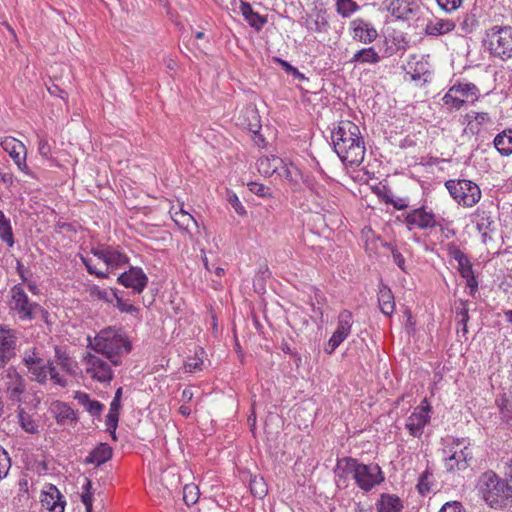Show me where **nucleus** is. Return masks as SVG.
<instances>
[{
	"instance_id": "79ce46f5",
	"label": "nucleus",
	"mask_w": 512,
	"mask_h": 512,
	"mask_svg": "<svg viewBox=\"0 0 512 512\" xmlns=\"http://www.w3.org/2000/svg\"><path fill=\"white\" fill-rule=\"evenodd\" d=\"M18 418H19L20 426L26 432L34 434V433H36L38 431L37 430V425L35 424V421L23 409H20L18 411Z\"/></svg>"
},
{
	"instance_id": "f3484780",
	"label": "nucleus",
	"mask_w": 512,
	"mask_h": 512,
	"mask_svg": "<svg viewBox=\"0 0 512 512\" xmlns=\"http://www.w3.org/2000/svg\"><path fill=\"white\" fill-rule=\"evenodd\" d=\"M358 460L352 457H343L337 460L335 481L338 487H347V480L350 475L354 478Z\"/></svg>"
},
{
	"instance_id": "a18cd8bd",
	"label": "nucleus",
	"mask_w": 512,
	"mask_h": 512,
	"mask_svg": "<svg viewBox=\"0 0 512 512\" xmlns=\"http://www.w3.org/2000/svg\"><path fill=\"white\" fill-rule=\"evenodd\" d=\"M250 490L251 493L258 498H263L267 494V486L263 480V478H253L250 481Z\"/></svg>"
},
{
	"instance_id": "4468645a",
	"label": "nucleus",
	"mask_w": 512,
	"mask_h": 512,
	"mask_svg": "<svg viewBox=\"0 0 512 512\" xmlns=\"http://www.w3.org/2000/svg\"><path fill=\"white\" fill-rule=\"evenodd\" d=\"M430 406H418L407 418L405 427L413 437H420L425 426L430 422Z\"/></svg>"
},
{
	"instance_id": "f8f14e48",
	"label": "nucleus",
	"mask_w": 512,
	"mask_h": 512,
	"mask_svg": "<svg viewBox=\"0 0 512 512\" xmlns=\"http://www.w3.org/2000/svg\"><path fill=\"white\" fill-rule=\"evenodd\" d=\"M1 147L13 159L18 169L27 175H31L30 169L26 163V147L18 139L7 136L1 141Z\"/></svg>"
},
{
	"instance_id": "c9c22d12",
	"label": "nucleus",
	"mask_w": 512,
	"mask_h": 512,
	"mask_svg": "<svg viewBox=\"0 0 512 512\" xmlns=\"http://www.w3.org/2000/svg\"><path fill=\"white\" fill-rule=\"evenodd\" d=\"M55 361L64 371L69 374L74 373L73 362L68 353L59 346H55Z\"/></svg>"
},
{
	"instance_id": "0eeeda50",
	"label": "nucleus",
	"mask_w": 512,
	"mask_h": 512,
	"mask_svg": "<svg viewBox=\"0 0 512 512\" xmlns=\"http://www.w3.org/2000/svg\"><path fill=\"white\" fill-rule=\"evenodd\" d=\"M445 187L452 198L464 207H473L481 199V190L479 186L467 179H450L445 182Z\"/></svg>"
},
{
	"instance_id": "49530a36",
	"label": "nucleus",
	"mask_w": 512,
	"mask_h": 512,
	"mask_svg": "<svg viewBox=\"0 0 512 512\" xmlns=\"http://www.w3.org/2000/svg\"><path fill=\"white\" fill-rule=\"evenodd\" d=\"M11 468V459L8 452L0 446V481L7 477Z\"/></svg>"
},
{
	"instance_id": "b1692460",
	"label": "nucleus",
	"mask_w": 512,
	"mask_h": 512,
	"mask_svg": "<svg viewBox=\"0 0 512 512\" xmlns=\"http://www.w3.org/2000/svg\"><path fill=\"white\" fill-rule=\"evenodd\" d=\"M112 453V448L107 443H100L89 453L85 463L100 466L111 459Z\"/></svg>"
},
{
	"instance_id": "4be33fe9",
	"label": "nucleus",
	"mask_w": 512,
	"mask_h": 512,
	"mask_svg": "<svg viewBox=\"0 0 512 512\" xmlns=\"http://www.w3.org/2000/svg\"><path fill=\"white\" fill-rule=\"evenodd\" d=\"M376 507L378 512H401L403 503L395 494L382 493Z\"/></svg>"
},
{
	"instance_id": "c85d7f7f",
	"label": "nucleus",
	"mask_w": 512,
	"mask_h": 512,
	"mask_svg": "<svg viewBox=\"0 0 512 512\" xmlns=\"http://www.w3.org/2000/svg\"><path fill=\"white\" fill-rule=\"evenodd\" d=\"M494 146L503 156L512 154V129H507L496 135L494 138Z\"/></svg>"
},
{
	"instance_id": "de8ad7c7",
	"label": "nucleus",
	"mask_w": 512,
	"mask_h": 512,
	"mask_svg": "<svg viewBox=\"0 0 512 512\" xmlns=\"http://www.w3.org/2000/svg\"><path fill=\"white\" fill-rule=\"evenodd\" d=\"M347 338L342 333H339L335 330V332L332 334L330 339L328 340V343L324 347V351L327 354H332L339 346L340 344Z\"/></svg>"
},
{
	"instance_id": "c756f323",
	"label": "nucleus",
	"mask_w": 512,
	"mask_h": 512,
	"mask_svg": "<svg viewBox=\"0 0 512 512\" xmlns=\"http://www.w3.org/2000/svg\"><path fill=\"white\" fill-rule=\"evenodd\" d=\"M380 56L373 47L363 48L357 51L351 58V63L377 64L380 62Z\"/></svg>"
},
{
	"instance_id": "aec40b11",
	"label": "nucleus",
	"mask_w": 512,
	"mask_h": 512,
	"mask_svg": "<svg viewBox=\"0 0 512 512\" xmlns=\"http://www.w3.org/2000/svg\"><path fill=\"white\" fill-rule=\"evenodd\" d=\"M473 217L474 222L476 223V228L481 234L483 242H486L488 238L491 239L490 234L495 230V222L489 213L483 209L477 208Z\"/></svg>"
},
{
	"instance_id": "7c9ffc66",
	"label": "nucleus",
	"mask_w": 512,
	"mask_h": 512,
	"mask_svg": "<svg viewBox=\"0 0 512 512\" xmlns=\"http://www.w3.org/2000/svg\"><path fill=\"white\" fill-rule=\"evenodd\" d=\"M452 91L459 94L461 97L471 100L472 102L478 99L479 89L473 83H458L451 87Z\"/></svg>"
},
{
	"instance_id": "ddd939ff",
	"label": "nucleus",
	"mask_w": 512,
	"mask_h": 512,
	"mask_svg": "<svg viewBox=\"0 0 512 512\" xmlns=\"http://www.w3.org/2000/svg\"><path fill=\"white\" fill-rule=\"evenodd\" d=\"M117 281L126 288H131L134 293L140 294L148 284V277L140 267H131L120 274Z\"/></svg>"
},
{
	"instance_id": "dca6fc26",
	"label": "nucleus",
	"mask_w": 512,
	"mask_h": 512,
	"mask_svg": "<svg viewBox=\"0 0 512 512\" xmlns=\"http://www.w3.org/2000/svg\"><path fill=\"white\" fill-rule=\"evenodd\" d=\"M351 28L353 39L364 44L372 43L378 36L374 26L361 18L354 19L351 22Z\"/></svg>"
},
{
	"instance_id": "13d9d810",
	"label": "nucleus",
	"mask_w": 512,
	"mask_h": 512,
	"mask_svg": "<svg viewBox=\"0 0 512 512\" xmlns=\"http://www.w3.org/2000/svg\"><path fill=\"white\" fill-rule=\"evenodd\" d=\"M448 254L457 261L458 264L463 263L464 260H466L468 257L466 254L455 244L450 243L448 245Z\"/></svg>"
},
{
	"instance_id": "412c9836",
	"label": "nucleus",
	"mask_w": 512,
	"mask_h": 512,
	"mask_svg": "<svg viewBox=\"0 0 512 512\" xmlns=\"http://www.w3.org/2000/svg\"><path fill=\"white\" fill-rule=\"evenodd\" d=\"M256 165L259 173L265 177L272 176L274 173L279 172L280 169H285L286 176L289 174V170L285 167L283 160L277 156L261 157L257 160Z\"/></svg>"
},
{
	"instance_id": "09e8293b",
	"label": "nucleus",
	"mask_w": 512,
	"mask_h": 512,
	"mask_svg": "<svg viewBox=\"0 0 512 512\" xmlns=\"http://www.w3.org/2000/svg\"><path fill=\"white\" fill-rule=\"evenodd\" d=\"M432 473L428 470H425L418 481L417 489L421 495L428 494L431 491V478Z\"/></svg>"
},
{
	"instance_id": "c03bdc74",
	"label": "nucleus",
	"mask_w": 512,
	"mask_h": 512,
	"mask_svg": "<svg viewBox=\"0 0 512 512\" xmlns=\"http://www.w3.org/2000/svg\"><path fill=\"white\" fill-rule=\"evenodd\" d=\"M0 239L3 242H5L9 247H12L14 245V236L10 219L0 223Z\"/></svg>"
},
{
	"instance_id": "4c0bfd02",
	"label": "nucleus",
	"mask_w": 512,
	"mask_h": 512,
	"mask_svg": "<svg viewBox=\"0 0 512 512\" xmlns=\"http://www.w3.org/2000/svg\"><path fill=\"white\" fill-rule=\"evenodd\" d=\"M359 9V5L353 0H337L336 11L339 15L346 18L351 16Z\"/></svg>"
},
{
	"instance_id": "a211bd4d",
	"label": "nucleus",
	"mask_w": 512,
	"mask_h": 512,
	"mask_svg": "<svg viewBox=\"0 0 512 512\" xmlns=\"http://www.w3.org/2000/svg\"><path fill=\"white\" fill-rule=\"evenodd\" d=\"M6 373L8 379L6 383L7 392L10 396V399L13 401H20L21 395L25 392L26 389L25 380L13 366L9 367Z\"/></svg>"
},
{
	"instance_id": "5fc2aeb1",
	"label": "nucleus",
	"mask_w": 512,
	"mask_h": 512,
	"mask_svg": "<svg viewBox=\"0 0 512 512\" xmlns=\"http://www.w3.org/2000/svg\"><path fill=\"white\" fill-rule=\"evenodd\" d=\"M47 371H48V374L50 375V379L56 385H59L61 387L67 386V384H68L67 380L58 373L55 366L50 361H48Z\"/></svg>"
},
{
	"instance_id": "72a5a7b5",
	"label": "nucleus",
	"mask_w": 512,
	"mask_h": 512,
	"mask_svg": "<svg viewBox=\"0 0 512 512\" xmlns=\"http://www.w3.org/2000/svg\"><path fill=\"white\" fill-rule=\"evenodd\" d=\"M112 297L116 301L115 307L122 313H127L130 315H133L138 320L141 319L140 317V309L133 304L127 302L124 300L121 296L118 295L117 291H112Z\"/></svg>"
},
{
	"instance_id": "0e129e2a",
	"label": "nucleus",
	"mask_w": 512,
	"mask_h": 512,
	"mask_svg": "<svg viewBox=\"0 0 512 512\" xmlns=\"http://www.w3.org/2000/svg\"><path fill=\"white\" fill-rule=\"evenodd\" d=\"M439 512H466V509L464 508L462 503H460L458 501H451V502H446L441 507Z\"/></svg>"
},
{
	"instance_id": "3c124183",
	"label": "nucleus",
	"mask_w": 512,
	"mask_h": 512,
	"mask_svg": "<svg viewBox=\"0 0 512 512\" xmlns=\"http://www.w3.org/2000/svg\"><path fill=\"white\" fill-rule=\"evenodd\" d=\"M499 409L501 419L512 426V403L507 399H502Z\"/></svg>"
},
{
	"instance_id": "ea45409f",
	"label": "nucleus",
	"mask_w": 512,
	"mask_h": 512,
	"mask_svg": "<svg viewBox=\"0 0 512 512\" xmlns=\"http://www.w3.org/2000/svg\"><path fill=\"white\" fill-rule=\"evenodd\" d=\"M199 488L195 484H186L183 488V501L187 506L194 505L199 499Z\"/></svg>"
},
{
	"instance_id": "774afa93",
	"label": "nucleus",
	"mask_w": 512,
	"mask_h": 512,
	"mask_svg": "<svg viewBox=\"0 0 512 512\" xmlns=\"http://www.w3.org/2000/svg\"><path fill=\"white\" fill-rule=\"evenodd\" d=\"M42 359L37 356L35 351H32L31 353H25L23 357V363L25 367L32 366L33 364H39Z\"/></svg>"
},
{
	"instance_id": "cd10ccee",
	"label": "nucleus",
	"mask_w": 512,
	"mask_h": 512,
	"mask_svg": "<svg viewBox=\"0 0 512 512\" xmlns=\"http://www.w3.org/2000/svg\"><path fill=\"white\" fill-rule=\"evenodd\" d=\"M240 11L250 26L254 27L256 30H260L267 21L265 17L254 12L248 2L240 1Z\"/></svg>"
},
{
	"instance_id": "8fccbe9b",
	"label": "nucleus",
	"mask_w": 512,
	"mask_h": 512,
	"mask_svg": "<svg viewBox=\"0 0 512 512\" xmlns=\"http://www.w3.org/2000/svg\"><path fill=\"white\" fill-rule=\"evenodd\" d=\"M112 291H115L114 289H111L110 291L106 289H101L99 286H92L89 290L90 295L92 297H95L99 300H104L106 302L112 303L114 298L112 297Z\"/></svg>"
},
{
	"instance_id": "338daca9",
	"label": "nucleus",
	"mask_w": 512,
	"mask_h": 512,
	"mask_svg": "<svg viewBox=\"0 0 512 512\" xmlns=\"http://www.w3.org/2000/svg\"><path fill=\"white\" fill-rule=\"evenodd\" d=\"M110 246H99L91 249V253L106 264L107 254Z\"/></svg>"
},
{
	"instance_id": "2f4dec72",
	"label": "nucleus",
	"mask_w": 512,
	"mask_h": 512,
	"mask_svg": "<svg viewBox=\"0 0 512 512\" xmlns=\"http://www.w3.org/2000/svg\"><path fill=\"white\" fill-rule=\"evenodd\" d=\"M107 255L106 266L107 270L111 271L125 265L129 260L126 254L120 252L112 246L109 247Z\"/></svg>"
},
{
	"instance_id": "e2e57ef3",
	"label": "nucleus",
	"mask_w": 512,
	"mask_h": 512,
	"mask_svg": "<svg viewBox=\"0 0 512 512\" xmlns=\"http://www.w3.org/2000/svg\"><path fill=\"white\" fill-rule=\"evenodd\" d=\"M82 262L83 264L85 265L86 269H87V272L91 275H95L97 276L98 278H107L108 277V271L107 272H104V271H100V270H97L93 265H92V262H91V259H88V258H84L82 257Z\"/></svg>"
},
{
	"instance_id": "f03ea898",
	"label": "nucleus",
	"mask_w": 512,
	"mask_h": 512,
	"mask_svg": "<svg viewBox=\"0 0 512 512\" xmlns=\"http://www.w3.org/2000/svg\"><path fill=\"white\" fill-rule=\"evenodd\" d=\"M477 488L491 508L499 509L512 506V486L495 472L482 473L478 479Z\"/></svg>"
},
{
	"instance_id": "bb28decb",
	"label": "nucleus",
	"mask_w": 512,
	"mask_h": 512,
	"mask_svg": "<svg viewBox=\"0 0 512 512\" xmlns=\"http://www.w3.org/2000/svg\"><path fill=\"white\" fill-rule=\"evenodd\" d=\"M378 303L381 312L386 316H391L395 310V302L392 291L386 286L382 285L378 292Z\"/></svg>"
},
{
	"instance_id": "e433bc0d",
	"label": "nucleus",
	"mask_w": 512,
	"mask_h": 512,
	"mask_svg": "<svg viewBox=\"0 0 512 512\" xmlns=\"http://www.w3.org/2000/svg\"><path fill=\"white\" fill-rule=\"evenodd\" d=\"M353 325V314L349 310H343L338 315V325L336 331L349 336Z\"/></svg>"
},
{
	"instance_id": "20e7f679",
	"label": "nucleus",
	"mask_w": 512,
	"mask_h": 512,
	"mask_svg": "<svg viewBox=\"0 0 512 512\" xmlns=\"http://www.w3.org/2000/svg\"><path fill=\"white\" fill-rule=\"evenodd\" d=\"M483 46L501 60L512 58V27L494 25L485 31Z\"/></svg>"
},
{
	"instance_id": "6ab92c4d",
	"label": "nucleus",
	"mask_w": 512,
	"mask_h": 512,
	"mask_svg": "<svg viewBox=\"0 0 512 512\" xmlns=\"http://www.w3.org/2000/svg\"><path fill=\"white\" fill-rule=\"evenodd\" d=\"M42 506L50 512H64L66 501L55 486H50L41 498Z\"/></svg>"
},
{
	"instance_id": "603ef678",
	"label": "nucleus",
	"mask_w": 512,
	"mask_h": 512,
	"mask_svg": "<svg viewBox=\"0 0 512 512\" xmlns=\"http://www.w3.org/2000/svg\"><path fill=\"white\" fill-rule=\"evenodd\" d=\"M478 24V21L475 17V15L473 14H466L464 15L461 23H460V28L462 30L463 33L465 34H469V33H472L474 31V29L476 28Z\"/></svg>"
},
{
	"instance_id": "864d4df0",
	"label": "nucleus",
	"mask_w": 512,
	"mask_h": 512,
	"mask_svg": "<svg viewBox=\"0 0 512 512\" xmlns=\"http://www.w3.org/2000/svg\"><path fill=\"white\" fill-rule=\"evenodd\" d=\"M52 146L49 141L44 137L38 135V152L39 154L46 159H52L51 154Z\"/></svg>"
},
{
	"instance_id": "6e6d98bb",
	"label": "nucleus",
	"mask_w": 512,
	"mask_h": 512,
	"mask_svg": "<svg viewBox=\"0 0 512 512\" xmlns=\"http://www.w3.org/2000/svg\"><path fill=\"white\" fill-rule=\"evenodd\" d=\"M275 60L282 66L286 73L292 75L295 79H306V77L296 67L292 66L289 62L282 60L280 58H276Z\"/></svg>"
},
{
	"instance_id": "39448f33",
	"label": "nucleus",
	"mask_w": 512,
	"mask_h": 512,
	"mask_svg": "<svg viewBox=\"0 0 512 512\" xmlns=\"http://www.w3.org/2000/svg\"><path fill=\"white\" fill-rule=\"evenodd\" d=\"M397 220L402 221L409 231L415 228L428 230L437 227L443 231L451 223L444 217L436 215L432 209L425 205L411 209L401 216H398Z\"/></svg>"
},
{
	"instance_id": "a878e982",
	"label": "nucleus",
	"mask_w": 512,
	"mask_h": 512,
	"mask_svg": "<svg viewBox=\"0 0 512 512\" xmlns=\"http://www.w3.org/2000/svg\"><path fill=\"white\" fill-rule=\"evenodd\" d=\"M455 23L449 19H435L429 21L425 28V33L430 36H439L453 31Z\"/></svg>"
},
{
	"instance_id": "2eb2a0df",
	"label": "nucleus",
	"mask_w": 512,
	"mask_h": 512,
	"mask_svg": "<svg viewBox=\"0 0 512 512\" xmlns=\"http://www.w3.org/2000/svg\"><path fill=\"white\" fill-rule=\"evenodd\" d=\"M0 368L16 355V336L12 329L0 328Z\"/></svg>"
},
{
	"instance_id": "6e6552de",
	"label": "nucleus",
	"mask_w": 512,
	"mask_h": 512,
	"mask_svg": "<svg viewBox=\"0 0 512 512\" xmlns=\"http://www.w3.org/2000/svg\"><path fill=\"white\" fill-rule=\"evenodd\" d=\"M354 480L363 491H370L384 481L382 470L378 464H364L357 462Z\"/></svg>"
},
{
	"instance_id": "69168bd1",
	"label": "nucleus",
	"mask_w": 512,
	"mask_h": 512,
	"mask_svg": "<svg viewBox=\"0 0 512 512\" xmlns=\"http://www.w3.org/2000/svg\"><path fill=\"white\" fill-rule=\"evenodd\" d=\"M458 271L462 278H465L474 273L472 263L470 262L469 258L464 260L463 263L458 264Z\"/></svg>"
},
{
	"instance_id": "4d7b16f0",
	"label": "nucleus",
	"mask_w": 512,
	"mask_h": 512,
	"mask_svg": "<svg viewBox=\"0 0 512 512\" xmlns=\"http://www.w3.org/2000/svg\"><path fill=\"white\" fill-rule=\"evenodd\" d=\"M385 247L391 250L393 260L395 264L404 272H406L405 267V258L404 256L398 251V249L393 246L392 244H386Z\"/></svg>"
},
{
	"instance_id": "1a4fd4ad",
	"label": "nucleus",
	"mask_w": 512,
	"mask_h": 512,
	"mask_svg": "<svg viewBox=\"0 0 512 512\" xmlns=\"http://www.w3.org/2000/svg\"><path fill=\"white\" fill-rule=\"evenodd\" d=\"M465 439H456L453 441L451 455L445 458V468L448 472L456 470H465L470 461L473 459V453L468 447L469 443L465 445Z\"/></svg>"
},
{
	"instance_id": "f257e3e1",
	"label": "nucleus",
	"mask_w": 512,
	"mask_h": 512,
	"mask_svg": "<svg viewBox=\"0 0 512 512\" xmlns=\"http://www.w3.org/2000/svg\"><path fill=\"white\" fill-rule=\"evenodd\" d=\"M335 153L340 160L350 166H359L365 155L364 139L359 127L351 121H340L331 132Z\"/></svg>"
},
{
	"instance_id": "423d86ee",
	"label": "nucleus",
	"mask_w": 512,
	"mask_h": 512,
	"mask_svg": "<svg viewBox=\"0 0 512 512\" xmlns=\"http://www.w3.org/2000/svg\"><path fill=\"white\" fill-rule=\"evenodd\" d=\"M10 311L21 321L31 322L38 314L47 315L48 312L38 303L30 301L21 284L14 285L10 291Z\"/></svg>"
},
{
	"instance_id": "9d476101",
	"label": "nucleus",
	"mask_w": 512,
	"mask_h": 512,
	"mask_svg": "<svg viewBox=\"0 0 512 512\" xmlns=\"http://www.w3.org/2000/svg\"><path fill=\"white\" fill-rule=\"evenodd\" d=\"M83 365L86 374L93 380L100 383H110L113 379V371L110 365L100 357L87 353L83 357Z\"/></svg>"
},
{
	"instance_id": "473e14b6",
	"label": "nucleus",
	"mask_w": 512,
	"mask_h": 512,
	"mask_svg": "<svg viewBox=\"0 0 512 512\" xmlns=\"http://www.w3.org/2000/svg\"><path fill=\"white\" fill-rule=\"evenodd\" d=\"M47 366L48 362L45 364L42 360L39 364H33L32 366L27 367V370L30 373V379L38 382L39 384H45L48 380Z\"/></svg>"
},
{
	"instance_id": "58836bf2",
	"label": "nucleus",
	"mask_w": 512,
	"mask_h": 512,
	"mask_svg": "<svg viewBox=\"0 0 512 512\" xmlns=\"http://www.w3.org/2000/svg\"><path fill=\"white\" fill-rule=\"evenodd\" d=\"M174 222L182 229L189 230L190 224L196 225V221L191 214L180 209L172 215Z\"/></svg>"
},
{
	"instance_id": "a19ab883",
	"label": "nucleus",
	"mask_w": 512,
	"mask_h": 512,
	"mask_svg": "<svg viewBox=\"0 0 512 512\" xmlns=\"http://www.w3.org/2000/svg\"><path fill=\"white\" fill-rule=\"evenodd\" d=\"M443 103L450 109L459 110L466 102L464 99L460 98L455 91H452L450 88L448 92L443 97Z\"/></svg>"
},
{
	"instance_id": "7ed1b4c3",
	"label": "nucleus",
	"mask_w": 512,
	"mask_h": 512,
	"mask_svg": "<svg viewBox=\"0 0 512 512\" xmlns=\"http://www.w3.org/2000/svg\"><path fill=\"white\" fill-rule=\"evenodd\" d=\"M90 345L95 352L105 355L114 366L121 364L118 356L131 350V343L125 333L113 327L102 329Z\"/></svg>"
},
{
	"instance_id": "9b49d317",
	"label": "nucleus",
	"mask_w": 512,
	"mask_h": 512,
	"mask_svg": "<svg viewBox=\"0 0 512 512\" xmlns=\"http://www.w3.org/2000/svg\"><path fill=\"white\" fill-rule=\"evenodd\" d=\"M381 5L391 16L403 21L412 19L419 11L414 0H382Z\"/></svg>"
},
{
	"instance_id": "680f3d73",
	"label": "nucleus",
	"mask_w": 512,
	"mask_h": 512,
	"mask_svg": "<svg viewBox=\"0 0 512 512\" xmlns=\"http://www.w3.org/2000/svg\"><path fill=\"white\" fill-rule=\"evenodd\" d=\"M439 7L445 12L456 10L462 3V0H436Z\"/></svg>"
},
{
	"instance_id": "37998d69",
	"label": "nucleus",
	"mask_w": 512,
	"mask_h": 512,
	"mask_svg": "<svg viewBox=\"0 0 512 512\" xmlns=\"http://www.w3.org/2000/svg\"><path fill=\"white\" fill-rule=\"evenodd\" d=\"M307 28L316 33H326L329 28V23L325 16L317 15L312 21L307 22Z\"/></svg>"
},
{
	"instance_id": "052dcab7",
	"label": "nucleus",
	"mask_w": 512,
	"mask_h": 512,
	"mask_svg": "<svg viewBox=\"0 0 512 512\" xmlns=\"http://www.w3.org/2000/svg\"><path fill=\"white\" fill-rule=\"evenodd\" d=\"M227 200L238 215H240V216L246 215L247 211L244 208V206L242 205V203L240 202V200L236 194H230L228 196Z\"/></svg>"
},
{
	"instance_id": "5701e85b",
	"label": "nucleus",
	"mask_w": 512,
	"mask_h": 512,
	"mask_svg": "<svg viewBox=\"0 0 512 512\" xmlns=\"http://www.w3.org/2000/svg\"><path fill=\"white\" fill-rule=\"evenodd\" d=\"M51 410L59 425H65L67 422L77 421V416L74 410L65 402L56 401L52 404Z\"/></svg>"
},
{
	"instance_id": "f704fd0d",
	"label": "nucleus",
	"mask_w": 512,
	"mask_h": 512,
	"mask_svg": "<svg viewBox=\"0 0 512 512\" xmlns=\"http://www.w3.org/2000/svg\"><path fill=\"white\" fill-rule=\"evenodd\" d=\"M458 304L459 305H457L455 309L456 320L458 324L461 325V331L463 334H466L468 332L467 323L469 321L468 301L460 299Z\"/></svg>"
},
{
	"instance_id": "bf43d9fd",
	"label": "nucleus",
	"mask_w": 512,
	"mask_h": 512,
	"mask_svg": "<svg viewBox=\"0 0 512 512\" xmlns=\"http://www.w3.org/2000/svg\"><path fill=\"white\" fill-rule=\"evenodd\" d=\"M249 190L261 197H268L271 196L270 189L263 184L257 183V182H250L248 183Z\"/></svg>"
},
{
	"instance_id": "393cba45",
	"label": "nucleus",
	"mask_w": 512,
	"mask_h": 512,
	"mask_svg": "<svg viewBox=\"0 0 512 512\" xmlns=\"http://www.w3.org/2000/svg\"><path fill=\"white\" fill-rule=\"evenodd\" d=\"M78 403L85 408V410L92 416V417H100L103 410L104 405L97 401L90 399L89 395L84 392L77 391L75 393L74 397Z\"/></svg>"
}]
</instances>
